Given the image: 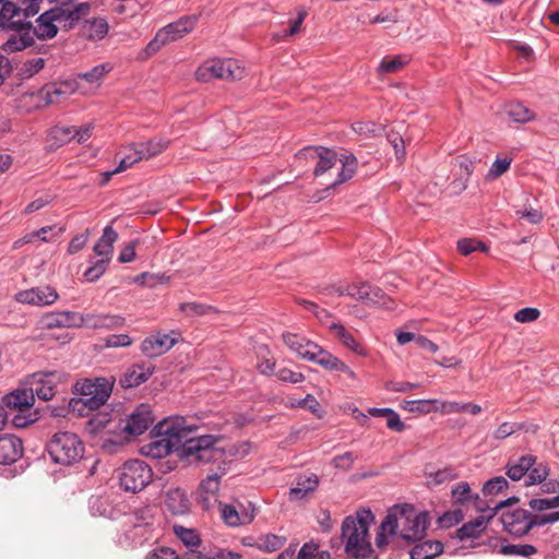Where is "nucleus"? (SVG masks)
Returning a JSON list of instances; mask_svg holds the SVG:
<instances>
[{"label": "nucleus", "mask_w": 559, "mask_h": 559, "mask_svg": "<svg viewBox=\"0 0 559 559\" xmlns=\"http://www.w3.org/2000/svg\"><path fill=\"white\" fill-rule=\"evenodd\" d=\"M429 524L427 512H417L409 503L396 504L389 509L376 537L378 548L388 545L390 536H400L408 543L421 540Z\"/></svg>", "instance_id": "1"}, {"label": "nucleus", "mask_w": 559, "mask_h": 559, "mask_svg": "<svg viewBox=\"0 0 559 559\" xmlns=\"http://www.w3.org/2000/svg\"><path fill=\"white\" fill-rule=\"evenodd\" d=\"M198 428L188 424L187 418L177 415V457L185 464L210 463L224 456L222 449L215 448L217 439L211 435L188 438Z\"/></svg>", "instance_id": "2"}, {"label": "nucleus", "mask_w": 559, "mask_h": 559, "mask_svg": "<svg viewBox=\"0 0 559 559\" xmlns=\"http://www.w3.org/2000/svg\"><path fill=\"white\" fill-rule=\"evenodd\" d=\"M58 379L56 371L34 372L25 378L21 386L3 396L7 405L25 409L32 408L35 397L41 401H50L55 394V382Z\"/></svg>", "instance_id": "3"}, {"label": "nucleus", "mask_w": 559, "mask_h": 559, "mask_svg": "<svg viewBox=\"0 0 559 559\" xmlns=\"http://www.w3.org/2000/svg\"><path fill=\"white\" fill-rule=\"evenodd\" d=\"M374 515L369 509H362L356 516H347L342 524V537L345 540V551L354 559H374L369 542V526Z\"/></svg>", "instance_id": "4"}, {"label": "nucleus", "mask_w": 559, "mask_h": 559, "mask_svg": "<svg viewBox=\"0 0 559 559\" xmlns=\"http://www.w3.org/2000/svg\"><path fill=\"white\" fill-rule=\"evenodd\" d=\"M297 159L311 158L318 159L313 170L316 177L322 176L328 170L333 168L336 163L341 164V169L337 173V179L329 187H336L349 180L357 169V158L353 154H336V152L323 146H308L300 150L296 154Z\"/></svg>", "instance_id": "5"}, {"label": "nucleus", "mask_w": 559, "mask_h": 559, "mask_svg": "<svg viewBox=\"0 0 559 559\" xmlns=\"http://www.w3.org/2000/svg\"><path fill=\"white\" fill-rule=\"evenodd\" d=\"M114 386V380L107 378L85 379L74 384L78 399H71L69 405L81 416L90 411L98 409L108 401Z\"/></svg>", "instance_id": "6"}, {"label": "nucleus", "mask_w": 559, "mask_h": 559, "mask_svg": "<svg viewBox=\"0 0 559 559\" xmlns=\"http://www.w3.org/2000/svg\"><path fill=\"white\" fill-rule=\"evenodd\" d=\"M47 451L55 463L71 465L84 455V444L73 432L58 431L48 441Z\"/></svg>", "instance_id": "7"}, {"label": "nucleus", "mask_w": 559, "mask_h": 559, "mask_svg": "<svg viewBox=\"0 0 559 559\" xmlns=\"http://www.w3.org/2000/svg\"><path fill=\"white\" fill-rule=\"evenodd\" d=\"M151 440L141 447V453L153 459L167 456L175 445V420L169 417L153 427Z\"/></svg>", "instance_id": "8"}, {"label": "nucleus", "mask_w": 559, "mask_h": 559, "mask_svg": "<svg viewBox=\"0 0 559 559\" xmlns=\"http://www.w3.org/2000/svg\"><path fill=\"white\" fill-rule=\"evenodd\" d=\"M245 75V68L235 59H212L205 61L195 71V78L201 82L213 79L240 80Z\"/></svg>", "instance_id": "9"}, {"label": "nucleus", "mask_w": 559, "mask_h": 559, "mask_svg": "<svg viewBox=\"0 0 559 559\" xmlns=\"http://www.w3.org/2000/svg\"><path fill=\"white\" fill-rule=\"evenodd\" d=\"M153 478L152 468L142 460L127 461L120 472V486L132 493L142 491Z\"/></svg>", "instance_id": "10"}, {"label": "nucleus", "mask_w": 559, "mask_h": 559, "mask_svg": "<svg viewBox=\"0 0 559 559\" xmlns=\"http://www.w3.org/2000/svg\"><path fill=\"white\" fill-rule=\"evenodd\" d=\"M153 423L152 408L148 404L143 403L120 420L119 428L128 437H138L146 431Z\"/></svg>", "instance_id": "11"}, {"label": "nucleus", "mask_w": 559, "mask_h": 559, "mask_svg": "<svg viewBox=\"0 0 559 559\" xmlns=\"http://www.w3.org/2000/svg\"><path fill=\"white\" fill-rule=\"evenodd\" d=\"M501 522L504 530L516 537L526 535L536 526L535 514L525 509H515L503 512L501 515Z\"/></svg>", "instance_id": "12"}, {"label": "nucleus", "mask_w": 559, "mask_h": 559, "mask_svg": "<svg viewBox=\"0 0 559 559\" xmlns=\"http://www.w3.org/2000/svg\"><path fill=\"white\" fill-rule=\"evenodd\" d=\"M0 9V31L4 32H21L23 29H32V22L23 19V11L21 5L14 1L3 0L1 1Z\"/></svg>", "instance_id": "13"}, {"label": "nucleus", "mask_w": 559, "mask_h": 559, "mask_svg": "<svg viewBox=\"0 0 559 559\" xmlns=\"http://www.w3.org/2000/svg\"><path fill=\"white\" fill-rule=\"evenodd\" d=\"M61 14L62 12L59 10V7H55L43 12L36 19V25L34 26L32 24L31 34L34 36V38L36 37L39 40L55 38L59 31L57 23H61Z\"/></svg>", "instance_id": "14"}, {"label": "nucleus", "mask_w": 559, "mask_h": 559, "mask_svg": "<svg viewBox=\"0 0 559 559\" xmlns=\"http://www.w3.org/2000/svg\"><path fill=\"white\" fill-rule=\"evenodd\" d=\"M58 298L57 290L50 286H37L21 290L15 295L16 301L37 307L50 306Z\"/></svg>", "instance_id": "15"}, {"label": "nucleus", "mask_w": 559, "mask_h": 559, "mask_svg": "<svg viewBox=\"0 0 559 559\" xmlns=\"http://www.w3.org/2000/svg\"><path fill=\"white\" fill-rule=\"evenodd\" d=\"M41 324L46 329L82 328V313L75 311H52L41 318Z\"/></svg>", "instance_id": "16"}, {"label": "nucleus", "mask_w": 559, "mask_h": 559, "mask_svg": "<svg viewBox=\"0 0 559 559\" xmlns=\"http://www.w3.org/2000/svg\"><path fill=\"white\" fill-rule=\"evenodd\" d=\"M83 326L93 330H114L122 326L126 319L110 313H82Z\"/></svg>", "instance_id": "17"}, {"label": "nucleus", "mask_w": 559, "mask_h": 559, "mask_svg": "<svg viewBox=\"0 0 559 559\" xmlns=\"http://www.w3.org/2000/svg\"><path fill=\"white\" fill-rule=\"evenodd\" d=\"M22 440L14 435L0 436V464L10 465L23 455Z\"/></svg>", "instance_id": "18"}, {"label": "nucleus", "mask_w": 559, "mask_h": 559, "mask_svg": "<svg viewBox=\"0 0 559 559\" xmlns=\"http://www.w3.org/2000/svg\"><path fill=\"white\" fill-rule=\"evenodd\" d=\"M175 345L173 332L169 334L157 333L146 337L141 344L142 353L147 357H157L169 350Z\"/></svg>", "instance_id": "19"}, {"label": "nucleus", "mask_w": 559, "mask_h": 559, "mask_svg": "<svg viewBox=\"0 0 559 559\" xmlns=\"http://www.w3.org/2000/svg\"><path fill=\"white\" fill-rule=\"evenodd\" d=\"M154 367L150 364H135L120 377L119 383L124 389H132L144 383L153 373Z\"/></svg>", "instance_id": "20"}, {"label": "nucleus", "mask_w": 559, "mask_h": 559, "mask_svg": "<svg viewBox=\"0 0 559 559\" xmlns=\"http://www.w3.org/2000/svg\"><path fill=\"white\" fill-rule=\"evenodd\" d=\"M88 508L93 516L115 520L121 514V510L117 508L109 496H92L88 500Z\"/></svg>", "instance_id": "21"}, {"label": "nucleus", "mask_w": 559, "mask_h": 559, "mask_svg": "<svg viewBox=\"0 0 559 559\" xmlns=\"http://www.w3.org/2000/svg\"><path fill=\"white\" fill-rule=\"evenodd\" d=\"M536 464V455L526 454L518 460H510L506 465V474L512 481H519Z\"/></svg>", "instance_id": "22"}, {"label": "nucleus", "mask_w": 559, "mask_h": 559, "mask_svg": "<svg viewBox=\"0 0 559 559\" xmlns=\"http://www.w3.org/2000/svg\"><path fill=\"white\" fill-rule=\"evenodd\" d=\"M72 141V126L56 124L47 131L46 150L55 152Z\"/></svg>", "instance_id": "23"}, {"label": "nucleus", "mask_w": 559, "mask_h": 559, "mask_svg": "<svg viewBox=\"0 0 559 559\" xmlns=\"http://www.w3.org/2000/svg\"><path fill=\"white\" fill-rule=\"evenodd\" d=\"M166 147L165 143L162 142H146V143H138L132 144L128 148V153L126 154L127 157H130V160H132V164H135L139 160L142 159H148L150 157L160 153Z\"/></svg>", "instance_id": "24"}, {"label": "nucleus", "mask_w": 559, "mask_h": 559, "mask_svg": "<svg viewBox=\"0 0 559 559\" xmlns=\"http://www.w3.org/2000/svg\"><path fill=\"white\" fill-rule=\"evenodd\" d=\"M177 539H179L182 545L187 548L189 557L193 558L194 555H200L202 551L201 536L199 532L194 528H187L185 526L177 524Z\"/></svg>", "instance_id": "25"}, {"label": "nucleus", "mask_w": 559, "mask_h": 559, "mask_svg": "<svg viewBox=\"0 0 559 559\" xmlns=\"http://www.w3.org/2000/svg\"><path fill=\"white\" fill-rule=\"evenodd\" d=\"M117 239L118 233L110 225H107L103 230L102 237L95 243L93 251L99 258H108V260H111L114 243Z\"/></svg>", "instance_id": "26"}, {"label": "nucleus", "mask_w": 559, "mask_h": 559, "mask_svg": "<svg viewBox=\"0 0 559 559\" xmlns=\"http://www.w3.org/2000/svg\"><path fill=\"white\" fill-rule=\"evenodd\" d=\"M16 33V35H12L5 43L1 45L0 48L2 51L7 53H13L34 46L35 39L31 34V31L23 29Z\"/></svg>", "instance_id": "27"}, {"label": "nucleus", "mask_w": 559, "mask_h": 559, "mask_svg": "<svg viewBox=\"0 0 559 559\" xmlns=\"http://www.w3.org/2000/svg\"><path fill=\"white\" fill-rule=\"evenodd\" d=\"M175 40V23H168L165 27L160 28L155 37L147 44L144 49L145 58L157 52L163 46Z\"/></svg>", "instance_id": "28"}, {"label": "nucleus", "mask_w": 559, "mask_h": 559, "mask_svg": "<svg viewBox=\"0 0 559 559\" xmlns=\"http://www.w3.org/2000/svg\"><path fill=\"white\" fill-rule=\"evenodd\" d=\"M492 519L490 514L488 515H479L475 520H472L465 524H463L457 531H456V537L460 540H465L468 538H477L481 532L485 531L487 523L489 520Z\"/></svg>", "instance_id": "29"}, {"label": "nucleus", "mask_w": 559, "mask_h": 559, "mask_svg": "<svg viewBox=\"0 0 559 559\" xmlns=\"http://www.w3.org/2000/svg\"><path fill=\"white\" fill-rule=\"evenodd\" d=\"M298 356L309 361L316 362L323 368V361L328 359L326 356L330 355V352L323 349L318 344L304 338V342L300 346V349L296 352Z\"/></svg>", "instance_id": "30"}, {"label": "nucleus", "mask_w": 559, "mask_h": 559, "mask_svg": "<svg viewBox=\"0 0 559 559\" xmlns=\"http://www.w3.org/2000/svg\"><path fill=\"white\" fill-rule=\"evenodd\" d=\"M329 329L334 333V335L344 346L360 356L367 355L364 347L355 340L353 334L345 329L344 325L333 322L329 325Z\"/></svg>", "instance_id": "31"}, {"label": "nucleus", "mask_w": 559, "mask_h": 559, "mask_svg": "<svg viewBox=\"0 0 559 559\" xmlns=\"http://www.w3.org/2000/svg\"><path fill=\"white\" fill-rule=\"evenodd\" d=\"M319 485V479L317 475L304 476L298 478L295 487L289 490L290 500H301L309 492H312L317 489Z\"/></svg>", "instance_id": "32"}, {"label": "nucleus", "mask_w": 559, "mask_h": 559, "mask_svg": "<svg viewBox=\"0 0 559 559\" xmlns=\"http://www.w3.org/2000/svg\"><path fill=\"white\" fill-rule=\"evenodd\" d=\"M443 550V545L438 540H427L414 546L411 550L412 559H433Z\"/></svg>", "instance_id": "33"}, {"label": "nucleus", "mask_w": 559, "mask_h": 559, "mask_svg": "<svg viewBox=\"0 0 559 559\" xmlns=\"http://www.w3.org/2000/svg\"><path fill=\"white\" fill-rule=\"evenodd\" d=\"M83 28L87 39L96 41L105 38L109 24L105 17H94L85 21Z\"/></svg>", "instance_id": "34"}, {"label": "nucleus", "mask_w": 559, "mask_h": 559, "mask_svg": "<svg viewBox=\"0 0 559 559\" xmlns=\"http://www.w3.org/2000/svg\"><path fill=\"white\" fill-rule=\"evenodd\" d=\"M504 112L510 120L516 123H526L535 119V114L519 102L506 105Z\"/></svg>", "instance_id": "35"}, {"label": "nucleus", "mask_w": 559, "mask_h": 559, "mask_svg": "<svg viewBox=\"0 0 559 559\" xmlns=\"http://www.w3.org/2000/svg\"><path fill=\"white\" fill-rule=\"evenodd\" d=\"M241 554L215 545H205L202 547L200 555L187 559H240Z\"/></svg>", "instance_id": "36"}, {"label": "nucleus", "mask_w": 559, "mask_h": 559, "mask_svg": "<svg viewBox=\"0 0 559 559\" xmlns=\"http://www.w3.org/2000/svg\"><path fill=\"white\" fill-rule=\"evenodd\" d=\"M221 516L223 521L229 526H239L252 521L253 515L245 514L239 515L238 511L231 504L221 503Z\"/></svg>", "instance_id": "37"}, {"label": "nucleus", "mask_w": 559, "mask_h": 559, "mask_svg": "<svg viewBox=\"0 0 559 559\" xmlns=\"http://www.w3.org/2000/svg\"><path fill=\"white\" fill-rule=\"evenodd\" d=\"M437 400H416V401H404L401 407L409 413L428 414L432 411H439Z\"/></svg>", "instance_id": "38"}, {"label": "nucleus", "mask_w": 559, "mask_h": 559, "mask_svg": "<svg viewBox=\"0 0 559 559\" xmlns=\"http://www.w3.org/2000/svg\"><path fill=\"white\" fill-rule=\"evenodd\" d=\"M550 468L545 462H537L526 474L524 484L526 487L542 484L549 476Z\"/></svg>", "instance_id": "39"}, {"label": "nucleus", "mask_w": 559, "mask_h": 559, "mask_svg": "<svg viewBox=\"0 0 559 559\" xmlns=\"http://www.w3.org/2000/svg\"><path fill=\"white\" fill-rule=\"evenodd\" d=\"M154 524V510L150 506H145L134 510L133 512V528H148Z\"/></svg>", "instance_id": "40"}, {"label": "nucleus", "mask_w": 559, "mask_h": 559, "mask_svg": "<svg viewBox=\"0 0 559 559\" xmlns=\"http://www.w3.org/2000/svg\"><path fill=\"white\" fill-rule=\"evenodd\" d=\"M226 466H217V471L207 475L201 481L200 488L211 495H215L219 490L221 478L226 474Z\"/></svg>", "instance_id": "41"}, {"label": "nucleus", "mask_w": 559, "mask_h": 559, "mask_svg": "<svg viewBox=\"0 0 559 559\" xmlns=\"http://www.w3.org/2000/svg\"><path fill=\"white\" fill-rule=\"evenodd\" d=\"M368 297L364 300L366 302H370L372 305H377L386 309H393L392 305L394 304L391 298H389L384 292L376 286H372L368 283Z\"/></svg>", "instance_id": "42"}, {"label": "nucleus", "mask_w": 559, "mask_h": 559, "mask_svg": "<svg viewBox=\"0 0 559 559\" xmlns=\"http://www.w3.org/2000/svg\"><path fill=\"white\" fill-rule=\"evenodd\" d=\"M499 552L506 556L530 557L535 555L537 549L535 546L530 544H508L502 545Z\"/></svg>", "instance_id": "43"}, {"label": "nucleus", "mask_w": 559, "mask_h": 559, "mask_svg": "<svg viewBox=\"0 0 559 559\" xmlns=\"http://www.w3.org/2000/svg\"><path fill=\"white\" fill-rule=\"evenodd\" d=\"M452 499L454 504H471L475 495L472 493L471 487L466 481L459 483L451 490Z\"/></svg>", "instance_id": "44"}, {"label": "nucleus", "mask_w": 559, "mask_h": 559, "mask_svg": "<svg viewBox=\"0 0 559 559\" xmlns=\"http://www.w3.org/2000/svg\"><path fill=\"white\" fill-rule=\"evenodd\" d=\"M179 310L192 318L217 312L216 308L199 302H183L180 305Z\"/></svg>", "instance_id": "45"}, {"label": "nucleus", "mask_w": 559, "mask_h": 559, "mask_svg": "<svg viewBox=\"0 0 559 559\" xmlns=\"http://www.w3.org/2000/svg\"><path fill=\"white\" fill-rule=\"evenodd\" d=\"M45 63L46 61L44 58H34L26 60L19 70V76L22 80L31 79L44 69Z\"/></svg>", "instance_id": "46"}, {"label": "nucleus", "mask_w": 559, "mask_h": 559, "mask_svg": "<svg viewBox=\"0 0 559 559\" xmlns=\"http://www.w3.org/2000/svg\"><path fill=\"white\" fill-rule=\"evenodd\" d=\"M111 260L108 258H99L95 262H92V265L86 269L83 276L87 282H96L107 270V266Z\"/></svg>", "instance_id": "47"}, {"label": "nucleus", "mask_w": 559, "mask_h": 559, "mask_svg": "<svg viewBox=\"0 0 559 559\" xmlns=\"http://www.w3.org/2000/svg\"><path fill=\"white\" fill-rule=\"evenodd\" d=\"M111 70V66L109 63L97 64L91 70L80 73L78 76L81 80H84L88 83H98L104 78L106 73Z\"/></svg>", "instance_id": "48"}, {"label": "nucleus", "mask_w": 559, "mask_h": 559, "mask_svg": "<svg viewBox=\"0 0 559 559\" xmlns=\"http://www.w3.org/2000/svg\"><path fill=\"white\" fill-rule=\"evenodd\" d=\"M31 408H27L25 411H16L10 414L9 421L12 423V425L16 428H24L28 426L29 424L37 420L36 413H31Z\"/></svg>", "instance_id": "49"}, {"label": "nucleus", "mask_w": 559, "mask_h": 559, "mask_svg": "<svg viewBox=\"0 0 559 559\" xmlns=\"http://www.w3.org/2000/svg\"><path fill=\"white\" fill-rule=\"evenodd\" d=\"M326 357H328V359L323 361V368L325 370L341 371V372H344L345 374H347L348 378H350L353 380L356 379V373L345 362H343L341 359H338L336 356H334L330 353V355Z\"/></svg>", "instance_id": "50"}, {"label": "nucleus", "mask_w": 559, "mask_h": 559, "mask_svg": "<svg viewBox=\"0 0 559 559\" xmlns=\"http://www.w3.org/2000/svg\"><path fill=\"white\" fill-rule=\"evenodd\" d=\"M286 538L283 536H278L275 534H269L265 536H262L259 538V548L267 551L273 552L277 549H280L285 544Z\"/></svg>", "instance_id": "51"}, {"label": "nucleus", "mask_w": 559, "mask_h": 559, "mask_svg": "<svg viewBox=\"0 0 559 559\" xmlns=\"http://www.w3.org/2000/svg\"><path fill=\"white\" fill-rule=\"evenodd\" d=\"M297 559H329L326 551H319V546L313 543H306L299 550Z\"/></svg>", "instance_id": "52"}, {"label": "nucleus", "mask_w": 559, "mask_h": 559, "mask_svg": "<svg viewBox=\"0 0 559 559\" xmlns=\"http://www.w3.org/2000/svg\"><path fill=\"white\" fill-rule=\"evenodd\" d=\"M508 488V480L502 476L487 480L483 486L484 496H492L502 492Z\"/></svg>", "instance_id": "53"}, {"label": "nucleus", "mask_w": 559, "mask_h": 559, "mask_svg": "<svg viewBox=\"0 0 559 559\" xmlns=\"http://www.w3.org/2000/svg\"><path fill=\"white\" fill-rule=\"evenodd\" d=\"M95 124L87 122L80 127L72 126V141H76L79 144L86 143L93 135Z\"/></svg>", "instance_id": "54"}, {"label": "nucleus", "mask_w": 559, "mask_h": 559, "mask_svg": "<svg viewBox=\"0 0 559 559\" xmlns=\"http://www.w3.org/2000/svg\"><path fill=\"white\" fill-rule=\"evenodd\" d=\"M199 21V15H185L177 20V39L192 32Z\"/></svg>", "instance_id": "55"}, {"label": "nucleus", "mask_w": 559, "mask_h": 559, "mask_svg": "<svg viewBox=\"0 0 559 559\" xmlns=\"http://www.w3.org/2000/svg\"><path fill=\"white\" fill-rule=\"evenodd\" d=\"M457 250L463 255H468L476 250L487 251V246L472 238H463L457 241Z\"/></svg>", "instance_id": "56"}, {"label": "nucleus", "mask_w": 559, "mask_h": 559, "mask_svg": "<svg viewBox=\"0 0 559 559\" xmlns=\"http://www.w3.org/2000/svg\"><path fill=\"white\" fill-rule=\"evenodd\" d=\"M407 63V60L402 56H396L392 59L384 58L379 64L378 71L380 73H394L402 69Z\"/></svg>", "instance_id": "57"}, {"label": "nucleus", "mask_w": 559, "mask_h": 559, "mask_svg": "<svg viewBox=\"0 0 559 559\" xmlns=\"http://www.w3.org/2000/svg\"><path fill=\"white\" fill-rule=\"evenodd\" d=\"M528 507L533 511H544V510H549V509L558 508L559 507V498H557L555 496L552 498L531 499L530 502H528Z\"/></svg>", "instance_id": "58"}, {"label": "nucleus", "mask_w": 559, "mask_h": 559, "mask_svg": "<svg viewBox=\"0 0 559 559\" xmlns=\"http://www.w3.org/2000/svg\"><path fill=\"white\" fill-rule=\"evenodd\" d=\"M357 459V455H355L353 452L348 451L341 455H336L332 460V465L337 469L348 471L353 467V464L355 460Z\"/></svg>", "instance_id": "59"}, {"label": "nucleus", "mask_w": 559, "mask_h": 559, "mask_svg": "<svg viewBox=\"0 0 559 559\" xmlns=\"http://www.w3.org/2000/svg\"><path fill=\"white\" fill-rule=\"evenodd\" d=\"M41 2L43 0H19L16 3L21 5L23 17L27 20L39 12Z\"/></svg>", "instance_id": "60"}, {"label": "nucleus", "mask_w": 559, "mask_h": 559, "mask_svg": "<svg viewBox=\"0 0 559 559\" xmlns=\"http://www.w3.org/2000/svg\"><path fill=\"white\" fill-rule=\"evenodd\" d=\"M132 344L128 334H111L105 338V346L108 348L127 347Z\"/></svg>", "instance_id": "61"}, {"label": "nucleus", "mask_w": 559, "mask_h": 559, "mask_svg": "<svg viewBox=\"0 0 559 559\" xmlns=\"http://www.w3.org/2000/svg\"><path fill=\"white\" fill-rule=\"evenodd\" d=\"M521 429H522V425H520V424L503 423L495 430L493 438L497 440H502Z\"/></svg>", "instance_id": "62"}, {"label": "nucleus", "mask_w": 559, "mask_h": 559, "mask_svg": "<svg viewBox=\"0 0 559 559\" xmlns=\"http://www.w3.org/2000/svg\"><path fill=\"white\" fill-rule=\"evenodd\" d=\"M367 289V282L360 284L346 285V296L364 301L368 297Z\"/></svg>", "instance_id": "63"}, {"label": "nucleus", "mask_w": 559, "mask_h": 559, "mask_svg": "<svg viewBox=\"0 0 559 559\" xmlns=\"http://www.w3.org/2000/svg\"><path fill=\"white\" fill-rule=\"evenodd\" d=\"M539 314L538 309L526 307L515 312L514 320L521 323H530L537 320Z\"/></svg>", "instance_id": "64"}]
</instances>
